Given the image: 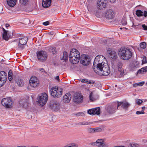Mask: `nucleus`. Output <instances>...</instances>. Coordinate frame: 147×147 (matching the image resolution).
Here are the masks:
<instances>
[{
  "label": "nucleus",
  "instance_id": "nucleus-23",
  "mask_svg": "<svg viewBox=\"0 0 147 147\" xmlns=\"http://www.w3.org/2000/svg\"><path fill=\"white\" fill-rule=\"evenodd\" d=\"M122 62L119 61L118 62L117 64V68L119 71L120 72V74L122 75L124 73L123 69L122 68L123 66Z\"/></svg>",
  "mask_w": 147,
  "mask_h": 147
},
{
  "label": "nucleus",
  "instance_id": "nucleus-30",
  "mask_svg": "<svg viewBox=\"0 0 147 147\" xmlns=\"http://www.w3.org/2000/svg\"><path fill=\"white\" fill-rule=\"evenodd\" d=\"M110 9L106 10L105 12V16L107 19H110Z\"/></svg>",
  "mask_w": 147,
  "mask_h": 147
},
{
  "label": "nucleus",
  "instance_id": "nucleus-48",
  "mask_svg": "<svg viewBox=\"0 0 147 147\" xmlns=\"http://www.w3.org/2000/svg\"><path fill=\"white\" fill-rule=\"evenodd\" d=\"M142 63H147V61L146 59V56H144L143 59L142 61Z\"/></svg>",
  "mask_w": 147,
  "mask_h": 147
},
{
  "label": "nucleus",
  "instance_id": "nucleus-40",
  "mask_svg": "<svg viewBox=\"0 0 147 147\" xmlns=\"http://www.w3.org/2000/svg\"><path fill=\"white\" fill-rule=\"evenodd\" d=\"M116 15L115 12L112 10L111 9V19L114 18Z\"/></svg>",
  "mask_w": 147,
  "mask_h": 147
},
{
  "label": "nucleus",
  "instance_id": "nucleus-45",
  "mask_svg": "<svg viewBox=\"0 0 147 147\" xmlns=\"http://www.w3.org/2000/svg\"><path fill=\"white\" fill-rule=\"evenodd\" d=\"M130 144L131 147H138V144L135 143H132Z\"/></svg>",
  "mask_w": 147,
  "mask_h": 147
},
{
  "label": "nucleus",
  "instance_id": "nucleus-34",
  "mask_svg": "<svg viewBox=\"0 0 147 147\" xmlns=\"http://www.w3.org/2000/svg\"><path fill=\"white\" fill-rule=\"evenodd\" d=\"M92 123L91 122L88 121H82L79 123L78 124V125H88L91 124Z\"/></svg>",
  "mask_w": 147,
  "mask_h": 147
},
{
  "label": "nucleus",
  "instance_id": "nucleus-50",
  "mask_svg": "<svg viewBox=\"0 0 147 147\" xmlns=\"http://www.w3.org/2000/svg\"><path fill=\"white\" fill-rule=\"evenodd\" d=\"M77 116H83L84 115V113L83 112L78 113L76 114Z\"/></svg>",
  "mask_w": 147,
  "mask_h": 147
},
{
  "label": "nucleus",
  "instance_id": "nucleus-44",
  "mask_svg": "<svg viewBox=\"0 0 147 147\" xmlns=\"http://www.w3.org/2000/svg\"><path fill=\"white\" fill-rule=\"evenodd\" d=\"M106 110L109 113H110V106H107L106 107Z\"/></svg>",
  "mask_w": 147,
  "mask_h": 147
},
{
  "label": "nucleus",
  "instance_id": "nucleus-21",
  "mask_svg": "<svg viewBox=\"0 0 147 147\" xmlns=\"http://www.w3.org/2000/svg\"><path fill=\"white\" fill-rule=\"evenodd\" d=\"M42 5L44 8H48L51 4V0H42Z\"/></svg>",
  "mask_w": 147,
  "mask_h": 147
},
{
  "label": "nucleus",
  "instance_id": "nucleus-28",
  "mask_svg": "<svg viewBox=\"0 0 147 147\" xmlns=\"http://www.w3.org/2000/svg\"><path fill=\"white\" fill-rule=\"evenodd\" d=\"M147 71V66L144 67L138 70L137 73V75L138 74H143L145 72Z\"/></svg>",
  "mask_w": 147,
  "mask_h": 147
},
{
  "label": "nucleus",
  "instance_id": "nucleus-59",
  "mask_svg": "<svg viewBox=\"0 0 147 147\" xmlns=\"http://www.w3.org/2000/svg\"><path fill=\"white\" fill-rule=\"evenodd\" d=\"M113 40H114L113 39H112V41L113 42V44H115L116 45H117V43H116L117 42L115 41H114Z\"/></svg>",
  "mask_w": 147,
  "mask_h": 147
},
{
  "label": "nucleus",
  "instance_id": "nucleus-47",
  "mask_svg": "<svg viewBox=\"0 0 147 147\" xmlns=\"http://www.w3.org/2000/svg\"><path fill=\"white\" fill-rule=\"evenodd\" d=\"M6 82L2 81V80H0V87H2L3 86L4 84Z\"/></svg>",
  "mask_w": 147,
  "mask_h": 147
},
{
  "label": "nucleus",
  "instance_id": "nucleus-56",
  "mask_svg": "<svg viewBox=\"0 0 147 147\" xmlns=\"http://www.w3.org/2000/svg\"><path fill=\"white\" fill-rule=\"evenodd\" d=\"M87 79H83L81 81V82L84 83H86Z\"/></svg>",
  "mask_w": 147,
  "mask_h": 147
},
{
  "label": "nucleus",
  "instance_id": "nucleus-20",
  "mask_svg": "<svg viewBox=\"0 0 147 147\" xmlns=\"http://www.w3.org/2000/svg\"><path fill=\"white\" fill-rule=\"evenodd\" d=\"M71 98V94L69 93H67L63 96V102L65 103H68L70 100Z\"/></svg>",
  "mask_w": 147,
  "mask_h": 147
},
{
  "label": "nucleus",
  "instance_id": "nucleus-39",
  "mask_svg": "<svg viewBox=\"0 0 147 147\" xmlns=\"http://www.w3.org/2000/svg\"><path fill=\"white\" fill-rule=\"evenodd\" d=\"M102 131V129L100 127L94 128V133L100 132Z\"/></svg>",
  "mask_w": 147,
  "mask_h": 147
},
{
  "label": "nucleus",
  "instance_id": "nucleus-19",
  "mask_svg": "<svg viewBox=\"0 0 147 147\" xmlns=\"http://www.w3.org/2000/svg\"><path fill=\"white\" fill-rule=\"evenodd\" d=\"M94 145L96 144L98 147H107V146L105 144V142L102 139L97 140L96 142L94 143Z\"/></svg>",
  "mask_w": 147,
  "mask_h": 147
},
{
  "label": "nucleus",
  "instance_id": "nucleus-11",
  "mask_svg": "<svg viewBox=\"0 0 147 147\" xmlns=\"http://www.w3.org/2000/svg\"><path fill=\"white\" fill-rule=\"evenodd\" d=\"M96 70H97V72L98 71H101L102 75L104 76L108 75L110 72L109 66L107 63L102 66V69L101 71L97 69H96Z\"/></svg>",
  "mask_w": 147,
  "mask_h": 147
},
{
  "label": "nucleus",
  "instance_id": "nucleus-13",
  "mask_svg": "<svg viewBox=\"0 0 147 147\" xmlns=\"http://www.w3.org/2000/svg\"><path fill=\"white\" fill-rule=\"evenodd\" d=\"M80 60L81 64L84 66L88 65L90 63L89 59L85 55H82L80 58Z\"/></svg>",
  "mask_w": 147,
  "mask_h": 147
},
{
  "label": "nucleus",
  "instance_id": "nucleus-43",
  "mask_svg": "<svg viewBox=\"0 0 147 147\" xmlns=\"http://www.w3.org/2000/svg\"><path fill=\"white\" fill-rule=\"evenodd\" d=\"M63 58L65 60L67 59L68 55L66 52H64L63 53Z\"/></svg>",
  "mask_w": 147,
  "mask_h": 147
},
{
  "label": "nucleus",
  "instance_id": "nucleus-5",
  "mask_svg": "<svg viewBox=\"0 0 147 147\" xmlns=\"http://www.w3.org/2000/svg\"><path fill=\"white\" fill-rule=\"evenodd\" d=\"M38 60L40 62L45 61L47 58V55L45 51H41L37 52L36 53Z\"/></svg>",
  "mask_w": 147,
  "mask_h": 147
},
{
  "label": "nucleus",
  "instance_id": "nucleus-31",
  "mask_svg": "<svg viewBox=\"0 0 147 147\" xmlns=\"http://www.w3.org/2000/svg\"><path fill=\"white\" fill-rule=\"evenodd\" d=\"M110 47L109 44V45H107L106 46L107 51L106 52V54L108 57H109L110 56Z\"/></svg>",
  "mask_w": 147,
  "mask_h": 147
},
{
  "label": "nucleus",
  "instance_id": "nucleus-8",
  "mask_svg": "<svg viewBox=\"0 0 147 147\" xmlns=\"http://www.w3.org/2000/svg\"><path fill=\"white\" fill-rule=\"evenodd\" d=\"M50 108L53 111H57L60 110L61 106L59 102L56 101H52L49 104Z\"/></svg>",
  "mask_w": 147,
  "mask_h": 147
},
{
  "label": "nucleus",
  "instance_id": "nucleus-62",
  "mask_svg": "<svg viewBox=\"0 0 147 147\" xmlns=\"http://www.w3.org/2000/svg\"><path fill=\"white\" fill-rule=\"evenodd\" d=\"M20 147H27L25 146H20Z\"/></svg>",
  "mask_w": 147,
  "mask_h": 147
},
{
  "label": "nucleus",
  "instance_id": "nucleus-53",
  "mask_svg": "<svg viewBox=\"0 0 147 147\" xmlns=\"http://www.w3.org/2000/svg\"><path fill=\"white\" fill-rule=\"evenodd\" d=\"M144 83V82H142L138 83V85L140 86H142Z\"/></svg>",
  "mask_w": 147,
  "mask_h": 147
},
{
  "label": "nucleus",
  "instance_id": "nucleus-2",
  "mask_svg": "<svg viewBox=\"0 0 147 147\" xmlns=\"http://www.w3.org/2000/svg\"><path fill=\"white\" fill-rule=\"evenodd\" d=\"M118 53L120 58L123 60H127L132 57V53L130 50L124 48H120Z\"/></svg>",
  "mask_w": 147,
  "mask_h": 147
},
{
  "label": "nucleus",
  "instance_id": "nucleus-33",
  "mask_svg": "<svg viewBox=\"0 0 147 147\" xmlns=\"http://www.w3.org/2000/svg\"><path fill=\"white\" fill-rule=\"evenodd\" d=\"M29 0H19V3L22 5L25 6L28 4Z\"/></svg>",
  "mask_w": 147,
  "mask_h": 147
},
{
  "label": "nucleus",
  "instance_id": "nucleus-12",
  "mask_svg": "<svg viewBox=\"0 0 147 147\" xmlns=\"http://www.w3.org/2000/svg\"><path fill=\"white\" fill-rule=\"evenodd\" d=\"M2 105L7 108H10L12 105V100L10 98H3L1 101Z\"/></svg>",
  "mask_w": 147,
  "mask_h": 147
},
{
  "label": "nucleus",
  "instance_id": "nucleus-64",
  "mask_svg": "<svg viewBox=\"0 0 147 147\" xmlns=\"http://www.w3.org/2000/svg\"><path fill=\"white\" fill-rule=\"evenodd\" d=\"M0 147H2V146L1 145H0Z\"/></svg>",
  "mask_w": 147,
  "mask_h": 147
},
{
  "label": "nucleus",
  "instance_id": "nucleus-18",
  "mask_svg": "<svg viewBox=\"0 0 147 147\" xmlns=\"http://www.w3.org/2000/svg\"><path fill=\"white\" fill-rule=\"evenodd\" d=\"M29 83L31 86L35 88L39 84V82L36 77L33 76L30 78Z\"/></svg>",
  "mask_w": 147,
  "mask_h": 147
},
{
  "label": "nucleus",
  "instance_id": "nucleus-4",
  "mask_svg": "<svg viewBox=\"0 0 147 147\" xmlns=\"http://www.w3.org/2000/svg\"><path fill=\"white\" fill-rule=\"evenodd\" d=\"M63 90L61 88L56 86L51 88L49 91L51 95L55 98H58L62 95Z\"/></svg>",
  "mask_w": 147,
  "mask_h": 147
},
{
  "label": "nucleus",
  "instance_id": "nucleus-54",
  "mask_svg": "<svg viewBox=\"0 0 147 147\" xmlns=\"http://www.w3.org/2000/svg\"><path fill=\"white\" fill-rule=\"evenodd\" d=\"M49 21H47L43 23V24L45 26H47L49 24Z\"/></svg>",
  "mask_w": 147,
  "mask_h": 147
},
{
  "label": "nucleus",
  "instance_id": "nucleus-1",
  "mask_svg": "<svg viewBox=\"0 0 147 147\" xmlns=\"http://www.w3.org/2000/svg\"><path fill=\"white\" fill-rule=\"evenodd\" d=\"M105 59V57L101 55H98L96 57L93 66V69L96 73H97L96 69L101 71L102 69V66L107 63L103 62Z\"/></svg>",
  "mask_w": 147,
  "mask_h": 147
},
{
  "label": "nucleus",
  "instance_id": "nucleus-3",
  "mask_svg": "<svg viewBox=\"0 0 147 147\" xmlns=\"http://www.w3.org/2000/svg\"><path fill=\"white\" fill-rule=\"evenodd\" d=\"M80 54L79 52L76 49H72L69 55V61L73 64L78 63L80 58Z\"/></svg>",
  "mask_w": 147,
  "mask_h": 147
},
{
  "label": "nucleus",
  "instance_id": "nucleus-41",
  "mask_svg": "<svg viewBox=\"0 0 147 147\" xmlns=\"http://www.w3.org/2000/svg\"><path fill=\"white\" fill-rule=\"evenodd\" d=\"M136 102L138 105H140L143 102V101L141 99H137L136 100Z\"/></svg>",
  "mask_w": 147,
  "mask_h": 147
},
{
  "label": "nucleus",
  "instance_id": "nucleus-55",
  "mask_svg": "<svg viewBox=\"0 0 147 147\" xmlns=\"http://www.w3.org/2000/svg\"><path fill=\"white\" fill-rule=\"evenodd\" d=\"M39 70L42 72H45V71L43 68H39Z\"/></svg>",
  "mask_w": 147,
  "mask_h": 147
},
{
  "label": "nucleus",
  "instance_id": "nucleus-14",
  "mask_svg": "<svg viewBox=\"0 0 147 147\" xmlns=\"http://www.w3.org/2000/svg\"><path fill=\"white\" fill-rule=\"evenodd\" d=\"M107 0H98L97 3L98 9L101 10L105 8L107 5Z\"/></svg>",
  "mask_w": 147,
  "mask_h": 147
},
{
  "label": "nucleus",
  "instance_id": "nucleus-49",
  "mask_svg": "<svg viewBox=\"0 0 147 147\" xmlns=\"http://www.w3.org/2000/svg\"><path fill=\"white\" fill-rule=\"evenodd\" d=\"M94 83V82L93 81H91V80H88L87 79V81H86V83L88 84H93Z\"/></svg>",
  "mask_w": 147,
  "mask_h": 147
},
{
  "label": "nucleus",
  "instance_id": "nucleus-22",
  "mask_svg": "<svg viewBox=\"0 0 147 147\" xmlns=\"http://www.w3.org/2000/svg\"><path fill=\"white\" fill-rule=\"evenodd\" d=\"M143 12L141 10L138 9L136 11V14L138 17H141L144 16V17L146 18L147 16V11H144V14Z\"/></svg>",
  "mask_w": 147,
  "mask_h": 147
},
{
  "label": "nucleus",
  "instance_id": "nucleus-38",
  "mask_svg": "<svg viewBox=\"0 0 147 147\" xmlns=\"http://www.w3.org/2000/svg\"><path fill=\"white\" fill-rule=\"evenodd\" d=\"M146 43L145 42H141L140 44V47L142 49H144L146 47Z\"/></svg>",
  "mask_w": 147,
  "mask_h": 147
},
{
  "label": "nucleus",
  "instance_id": "nucleus-25",
  "mask_svg": "<svg viewBox=\"0 0 147 147\" xmlns=\"http://www.w3.org/2000/svg\"><path fill=\"white\" fill-rule=\"evenodd\" d=\"M19 104L20 107L25 108L27 107L28 105L26 100L25 99H22L19 101Z\"/></svg>",
  "mask_w": 147,
  "mask_h": 147
},
{
  "label": "nucleus",
  "instance_id": "nucleus-46",
  "mask_svg": "<svg viewBox=\"0 0 147 147\" xmlns=\"http://www.w3.org/2000/svg\"><path fill=\"white\" fill-rule=\"evenodd\" d=\"M144 113H145V112L143 111H138L136 112V114L137 115L144 114Z\"/></svg>",
  "mask_w": 147,
  "mask_h": 147
},
{
  "label": "nucleus",
  "instance_id": "nucleus-29",
  "mask_svg": "<svg viewBox=\"0 0 147 147\" xmlns=\"http://www.w3.org/2000/svg\"><path fill=\"white\" fill-rule=\"evenodd\" d=\"M16 81L18 85L20 86H22L24 85L23 80L21 79L20 77H18L16 80Z\"/></svg>",
  "mask_w": 147,
  "mask_h": 147
},
{
  "label": "nucleus",
  "instance_id": "nucleus-63",
  "mask_svg": "<svg viewBox=\"0 0 147 147\" xmlns=\"http://www.w3.org/2000/svg\"><path fill=\"white\" fill-rule=\"evenodd\" d=\"M115 87H116L117 86V85L116 84H115Z\"/></svg>",
  "mask_w": 147,
  "mask_h": 147
},
{
  "label": "nucleus",
  "instance_id": "nucleus-26",
  "mask_svg": "<svg viewBox=\"0 0 147 147\" xmlns=\"http://www.w3.org/2000/svg\"><path fill=\"white\" fill-rule=\"evenodd\" d=\"M17 0H7L8 5L11 7H13L16 4Z\"/></svg>",
  "mask_w": 147,
  "mask_h": 147
},
{
  "label": "nucleus",
  "instance_id": "nucleus-6",
  "mask_svg": "<svg viewBox=\"0 0 147 147\" xmlns=\"http://www.w3.org/2000/svg\"><path fill=\"white\" fill-rule=\"evenodd\" d=\"M48 100V95L45 93L40 94L38 99V103L42 106H43L46 103Z\"/></svg>",
  "mask_w": 147,
  "mask_h": 147
},
{
  "label": "nucleus",
  "instance_id": "nucleus-60",
  "mask_svg": "<svg viewBox=\"0 0 147 147\" xmlns=\"http://www.w3.org/2000/svg\"><path fill=\"white\" fill-rule=\"evenodd\" d=\"M9 26H10V25H9V24H6L5 25V26L6 28L9 27Z\"/></svg>",
  "mask_w": 147,
  "mask_h": 147
},
{
  "label": "nucleus",
  "instance_id": "nucleus-42",
  "mask_svg": "<svg viewBox=\"0 0 147 147\" xmlns=\"http://www.w3.org/2000/svg\"><path fill=\"white\" fill-rule=\"evenodd\" d=\"M89 133H94V128H89L87 129Z\"/></svg>",
  "mask_w": 147,
  "mask_h": 147
},
{
  "label": "nucleus",
  "instance_id": "nucleus-10",
  "mask_svg": "<svg viewBox=\"0 0 147 147\" xmlns=\"http://www.w3.org/2000/svg\"><path fill=\"white\" fill-rule=\"evenodd\" d=\"M28 39L26 36H24L20 38L19 39L18 43V47L19 48L21 49H23L24 48V46L27 43Z\"/></svg>",
  "mask_w": 147,
  "mask_h": 147
},
{
  "label": "nucleus",
  "instance_id": "nucleus-15",
  "mask_svg": "<svg viewBox=\"0 0 147 147\" xmlns=\"http://www.w3.org/2000/svg\"><path fill=\"white\" fill-rule=\"evenodd\" d=\"M83 96L79 93L74 94L73 98V101L77 103H81L83 101Z\"/></svg>",
  "mask_w": 147,
  "mask_h": 147
},
{
  "label": "nucleus",
  "instance_id": "nucleus-27",
  "mask_svg": "<svg viewBox=\"0 0 147 147\" xmlns=\"http://www.w3.org/2000/svg\"><path fill=\"white\" fill-rule=\"evenodd\" d=\"M117 104L116 102L112 103L111 105V114L115 113L117 109Z\"/></svg>",
  "mask_w": 147,
  "mask_h": 147
},
{
  "label": "nucleus",
  "instance_id": "nucleus-35",
  "mask_svg": "<svg viewBox=\"0 0 147 147\" xmlns=\"http://www.w3.org/2000/svg\"><path fill=\"white\" fill-rule=\"evenodd\" d=\"M13 74L11 70H10L9 71L8 73V78L9 81H11L12 79V76Z\"/></svg>",
  "mask_w": 147,
  "mask_h": 147
},
{
  "label": "nucleus",
  "instance_id": "nucleus-24",
  "mask_svg": "<svg viewBox=\"0 0 147 147\" xmlns=\"http://www.w3.org/2000/svg\"><path fill=\"white\" fill-rule=\"evenodd\" d=\"M7 78V76L6 73L3 71L0 72V80L2 81L6 82Z\"/></svg>",
  "mask_w": 147,
  "mask_h": 147
},
{
  "label": "nucleus",
  "instance_id": "nucleus-61",
  "mask_svg": "<svg viewBox=\"0 0 147 147\" xmlns=\"http://www.w3.org/2000/svg\"><path fill=\"white\" fill-rule=\"evenodd\" d=\"M142 109L143 110L145 109V107H142Z\"/></svg>",
  "mask_w": 147,
  "mask_h": 147
},
{
  "label": "nucleus",
  "instance_id": "nucleus-9",
  "mask_svg": "<svg viewBox=\"0 0 147 147\" xmlns=\"http://www.w3.org/2000/svg\"><path fill=\"white\" fill-rule=\"evenodd\" d=\"M118 57L116 52L114 51H111V63L112 67L114 69L117 67L116 65L115 64L117 62Z\"/></svg>",
  "mask_w": 147,
  "mask_h": 147
},
{
  "label": "nucleus",
  "instance_id": "nucleus-37",
  "mask_svg": "<svg viewBox=\"0 0 147 147\" xmlns=\"http://www.w3.org/2000/svg\"><path fill=\"white\" fill-rule=\"evenodd\" d=\"M50 51L53 54H55L56 52V48L54 47H51L50 48Z\"/></svg>",
  "mask_w": 147,
  "mask_h": 147
},
{
  "label": "nucleus",
  "instance_id": "nucleus-51",
  "mask_svg": "<svg viewBox=\"0 0 147 147\" xmlns=\"http://www.w3.org/2000/svg\"><path fill=\"white\" fill-rule=\"evenodd\" d=\"M121 24L123 25H125L127 24V22L125 20H123L121 21Z\"/></svg>",
  "mask_w": 147,
  "mask_h": 147
},
{
  "label": "nucleus",
  "instance_id": "nucleus-32",
  "mask_svg": "<svg viewBox=\"0 0 147 147\" xmlns=\"http://www.w3.org/2000/svg\"><path fill=\"white\" fill-rule=\"evenodd\" d=\"M78 145L74 143H70L69 144H66L63 146V147H77Z\"/></svg>",
  "mask_w": 147,
  "mask_h": 147
},
{
  "label": "nucleus",
  "instance_id": "nucleus-57",
  "mask_svg": "<svg viewBox=\"0 0 147 147\" xmlns=\"http://www.w3.org/2000/svg\"><path fill=\"white\" fill-rule=\"evenodd\" d=\"M55 79L59 81V76H57L56 77V78H55Z\"/></svg>",
  "mask_w": 147,
  "mask_h": 147
},
{
  "label": "nucleus",
  "instance_id": "nucleus-58",
  "mask_svg": "<svg viewBox=\"0 0 147 147\" xmlns=\"http://www.w3.org/2000/svg\"><path fill=\"white\" fill-rule=\"evenodd\" d=\"M116 0H111V3H113L115 2Z\"/></svg>",
  "mask_w": 147,
  "mask_h": 147
},
{
  "label": "nucleus",
  "instance_id": "nucleus-7",
  "mask_svg": "<svg viewBox=\"0 0 147 147\" xmlns=\"http://www.w3.org/2000/svg\"><path fill=\"white\" fill-rule=\"evenodd\" d=\"M131 104L128 102L123 101H117V109H119L118 108L121 106V107L125 111H127L130 106Z\"/></svg>",
  "mask_w": 147,
  "mask_h": 147
},
{
  "label": "nucleus",
  "instance_id": "nucleus-17",
  "mask_svg": "<svg viewBox=\"0 0 147 147\" xmlns=\"http://www.w3.org/2000/svg\"><path fill=\"white\" fill-rule=\"evenodd\" d=\"M87 112L88 114L92 115H98L100 114V109L99 107H97L90 109L88 110Z\"/></svg>",
  "mask_w": 147,
  "mask_h": 147
},
{
  "label": "nucleus",
  "instance_id": "nucleus-36",
  "mask_svg": "<svg viewBox=\"0 0 147 147\" xmlns=\"http://www.w3.org/2000/svg\"><path fill=\"white\" fill-rule=\"evenodd\" d=\"M89 97L90 100L91 102L94 101L96 100V99L93 96V93L92 92L90 93Z\"/></svg>",
  "mask_w": 147,
  "mask_h": 147
},
{
  "label": "nucleus",
  "instance_id": "nucleus-52",
  "mask_svg": "<svg viewBox=\"0 0 147 147\" xmlns=\"http://www.w3.org/2000/svg\"><path fill=\"white\" fill-rule=\"evenodd\" d=\"M142 26L144 30H147V26H146L145 24H142Z\"/></svg>",
  "mask_w": 147,
  "mask_h": 147
},
{
  "label": "nucleus",
  "instance_id": "nucleus-16",
  "mask_svg": "<svg viewBox=\"0 0 147 147\" xmlns=\"http://www.w3.org/2000/svg\"><path fill=\"white\" fill-rule=\"evenodd\" d=\"M3 38L4 40L7 41L10 38H12L13 35L12 33L6 30L3 28Z\"/></svg>",
  "mask_w": 147,
  "mask_h": 147
}]
</instances>
